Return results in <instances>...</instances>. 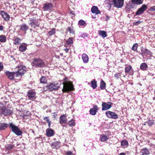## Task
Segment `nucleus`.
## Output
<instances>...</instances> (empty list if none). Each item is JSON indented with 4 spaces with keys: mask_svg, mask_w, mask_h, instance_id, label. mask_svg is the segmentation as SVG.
Segmentation results:
<instances>
[{
    "mask_svg": "<svg viewBox=\"0 0 155 155\" xmlns=\"http://www.w3.org/2000/svg\"><path fill=\"white\" fill-rule=\"evenodd\" d=\"M67 78L64 79V81L63 83V87L62 90L63 92H68L74 90V86L72 82L67 81Z\"/></svg>",
    "mask_w": 155,
    "mask_h": 155,
    "instance_id": "obj_1",
    "label": "nucleus"
},
{
    "mask_svg": "<svg viewBox=\"0 0 155 155\" xmlns=\"http://www.w3.org/2000/svg\"><path fill=\"white\" fill-rule=\"evenodd\" d=\"M31 64L36 68H42L45 66V63L43 60L37 58H35L33 60Z\"/></svg>",
    "mask_w": 155,
    "mask_h": 155,
    "instance_id": "obj_2",
    "label": "nucleus"
},
{
    "mask_svg": "<svg viewBox=\"0 0 155 155\" xmlns=\"http://www.w3.org/2000/svg\"><path fill=\"white\" fill-rule=\"evenodd\" d=\"M59 84L57 83H51L49 85L45 86L43 87L44 90L52 91H57L59 88Z\"/></svg>",
    "mask_w": 155,
    "mask_h": 155,
    "instance_id": "obj_3",
    "label": "nucleus"
},
{
    "mask_svg": "<svg viewBox=\"0 0 155 155\" xmlns=\"http://www.w3.org/2000/svg\"><path fill=\"white\" fill-rule=\"evenodd\" d=\"M124 0H110L109 5L110 7L114 5L117 8H120L124 5Z\"/></svg>",
    "mask_w": 155,
    "mask_h": 155,
    "instance_id": "obj_4",
    "label": "nucleus"
},
{
    "mask_svg": "<svg viewBox=\"0 0 155 155\" xmlns=\"http://www.w3.org/2000/svg\"><path fill=\"white\" fill-rule=\"evenodd\" d=\"M26 68L25 66H19L18 68V71L15 72L16 77H18L19 78V79H20L21 76L26 72Z\"/></svg>",
    "mask_w": 155,
    "mask_h": 155,
    "instance_id": "obj_5",
    "label": "nucleus"
},
{
    "mask_svg": "<svg viewBox=\"0 0 155 155\" xmlns=\"http://www.w3.org/2000/svg\"><path fill=\"white\" fill-rule=\"evenodd\" d=\"M9 128L11 129L12 131L17 135L20 136L21 135L22 131L19 128L12 123L9 124Z\"/></svg>",
    "mask_w": 155,
    "mask_h": 155,
    "instance_id": "obj_6",
    "label": "nucleus"
},
{
    "mask_svg": "<svg viewBox=\"0 0 155 155\" xmlns=\"http://www.w3.org/2000/svg\"><path fill=\"white\" fill-rule=\"evenodd\" d=\"M147 6L145 4H143L138 9L134 15V17L136 15H140L142 14L147 9Z\"/></svg>",
    "mask_w": 155,
    "mask_h": 155,
    "instance_id": "obj_7",
    "label": "nucleus"
},
{
    "mask_svg": "<svg viewBox=\"0 0 155 155\" xmlns=\"http://www.w3.org/2000/svg\"><path fill=\"white\" fill-rule=\"evenodd\" d=\"M12 113V111L10 109L6 108L2 106L1 114L5 116L10 115Z\"/></svg>",
    "mask_w": 155,
    "mask_h": 155,
    "instance_id": "obj_8",
    "label": "nucleus"
},
{
    "mask_svg": "<svg viewBox=\"0 0 155 155\" xmlns=\"http://www.w3.org/2000/svg\"><path fill=\"white\" fill-rule=\"evenodd\" d=\"M106 116L109 118L116 119L118 118V116L115 112L110 111H107L105 113Z\"/></svg>",
    "mask_w": 155,
    "mask_h": 155,
    "instance_id": "obj_9",
    "label": "nucleus"
},
{
    "mask_svg": "<svg viewBox=\"0 0 155 155\" xmlns=\"http://www.w3.org/2000/svg\"><path fill=\"white\" fill-rule=\"evenodd\" d=\"M30 21L31 22L29 23V25L32 28H35L36 27H38L39 26L40 22L38 20L32 19H31Z\"/></svg>",
    "mask_w": 155,
    "mask_h": 155,
    "instance_id": "obj_10",
    "label": "nucleus"
},
{
    "mask_svg": "<svg viewBox=\"0 0 155 155\" xmlns=\"http://www.w3.org/2000/svg\"><path fill=\"white\" fill-rule=\"evenodd\" d=\"M53 7V5L51 3L47 2L43 5L42 9L43 11H50Z\"/></svg>",
    "mask_w": 155,
    "mask_h": 155,
    "instance_id": "obj_11",
    "label": "nucleus"
},
{
    "mask_svg": "<svg viewBox=\"0 0 155 155\" xmlns=\"http://www.w3.org/2000/svg\"><path fill=\"white\" fill-rule=\"evenodd\" d=\"M112 103L110 102L107 103L102 102V110H105L109 109L112 107Z\"/></svg>",
    "mask_w": 155,
    "mask_h": 155,
    "instance_id": "obj_12",
    "label": "nucleus"
},
{
    "mask_svg": "<svg viewBox=\"0 0 155 155\" xmlns=\"http://www.w3.org/2000/svg\"><path fill=\"white\" fill-rule=\"evenodd\" d=\"M15 72H11L9 71H6L5 73L8 78L11 80H14V77H16Z\"/></svg>",
    "mask_w": 155,
    "mask_h": 155,
    "instance_id": "obj_13",
    "label": "nucleus"
},
{
    "mask_svg": "<svg viewBox=\"0 0 155 155\" xmlns=\"http://www.w3.org/2000/svg\"><path fill=\"white\" fill-rule=\"evenodd\" d=\"M19 27H20L19 30V32L20 33L24 32L25 34L26 33V31L28 28V26L25 24H22L21 25H20Z\"/></svg>",
    "mask_w": 155,
    "mask_h": 155,
    "instance_id": "obj_14",
    "label": "nucleus"
},
{
    "mask_svg": "<svg viewBox=\"0 0 155 155\" xmlns=\"http://www.w3.org/2000/svg\"><path fill=\"white\" fill-rule=\"evenodd\" d=\"M98 107L97 105H94L93 107L91 108L90 110V114L92 115H95L97 111Z\"/></svg>",
    "mask_w": 155,
    "mask_h": 155,
    "instance_id": "obj_15",
    "label": "nucleus"
},
{
    "mask_svg": "<svg viewBox=\"0 0 155 155\" xmlns=\"http://www.w3.org/2000/svg\"><path fill=\"white\" fill-rule=\"evenodd\" d=\"M46 136L48 137H51L53 136L54 134V131L52 129L48 128L46 130Z\"/></svg>",
    "mask_w": 155,
    "mask_h": 155,
    "instance_id": "obj_16",
    "label": "nucleus"
},
{
    "mask_svg": "<svg viewBox=\"0 0 155 155\" xmlns=\"http://www.w3.org/2000/svg\"><path fill=\"white\" fill-rule=\"evenodd\" d=\"M1 14L2 18L5 21H7L9 20V15L4 11H1Z\"/></svg>",
    "mask_w": 155,
    "mask_h": 155,
    "instance_id": "obj_17",
    "label": "nucleus"
},
{
    "mask_svg": "<svg viewBox=\"0 0 155 155\" xmlns=\"http://www.w3.org/2000/svg\"><path fill=\"white\" fill-rule=\"evenodd\" d=\"M91 12L93 14H95L96 15L100 14L101 11L98 10V8L95 6H92L91 8Z\"/></svg>",
    "mask_w": 155,
    "mask_h": 155,
    "instance_id": "obj_18",
    "label": "nucleus"
},
{
    "mask_svg": "<svg viewBox=\"0 0 155 155\" xmlns=\"http://www.w3.org/2000/svg\"><path fill=\"white\" fill-rule=\"evenodd\" d=\"M60 142L59 141L54 142L51 144V146L52 148L57 149L60 147Z\"/></svg>",
    "mask_w": 155,
    "mask_h": 155,
    "instance_id": "obj_19",
    "label": "nucleus"
},
{
    "mask_svg": "<svg viewBox=\"0 0 155 155\" xmlns=\"http://www.w3.org/2000/svg\"><path fill=\"white\" fill-rule=\"evenodd\" d=\"M141 54L143 55L145 54L146 55H150L152 54L151 52L146 48H143L141 50Z\"/></svg>",
    "mask_w": 155,
    "mask_h": 155,
    "instance_id": "obj_20",
    "label": "nucleus"
},
{
    "mask_svg": "<svg viewBox=\"0 0 155 155\" xmlns=\"http://www.w3.org/2000/svg\"><path fill=\"white\" fill-rule=\"evenodd\" d=\"M140 153L141 155H149L150 153L149 150L146 147L142 149Z\"/></svg>",
    "mask_w": 155,
    "mask_h": 155,
    "instance_id": "obj_21",
    "label": "nucleus"
},
{
    "mask_svg": "<svg viewBox=\"0 0 155 155\" xmlns=\"http://www.w3.org/2000/svg\"><path fill=\"white\" fill-rule=\"evenodd\" d=\"M67 118L66 116L64 114L61 115L59 118V122L61 124L67 123Z\"/></svg>",
    "mask_w": 155,
    "mask_h": 155,
    "instance_id": "obj_22",
    "label": "nucleus"
},
{
    "mask_svg": "<svg viewBox=\"0 0 155 155\" xmlns=\"http://www.w3.org/2000/svg\"><path fill=\"white\" fill-rule=\"evenodd\" d=\"M35 93L33 91H30L28 92L27 96L30 99L35 100Z\"/></svg>",
    "mask_w": 155,
    "mask_h": 155,
    "instance_id": "obj_23",
    "label": "nucleus"
},
{
    "mask_svg": "<svg viewBox=\"0 0 155 155\" xmlns=\"http://www.w3.org/2000/svg\"><path fill=\"white\" fill-rule=\"evenodd\" d=\"M130 72V75H132L134 74L133 71L132 69V67L129 65L125 68V72L126 73Z\"/></svg>",
    "mask_w": 155,
    "mask_h": 155,
    "instance_id": "obj_24",
    "label": "nucleus"
},
{
    "mask_svg": "<svg viewBox=\"0 0 155 155\" xmlns=\"http://www.w3.org/2000/svg\"><path fill=\"white\" fill-rule=\"evenodd\" d=\"M143 2V0H131V3L132 5H139L142 4Z\"/></svg>",
    "mask_w": 155,
    "mask_h": 155,
    "instance_id": "obj_25",
    "label": "nucleus"
},
{
    "mask_svg": "<svg viewBox=\"0 0 155 155\" xmlns=\"http://www.w3.org/2000/svg\"><path fill=\"white\" fill-rule=\"evenodd\" d=\"M82 58L84 63H87L88 61V57L86 54H82Z\"/></svg>",
    "mask_w": 155,
    "mask_h": 155,
    "instance_id": "obj_26",
    "label": "nucleus"
},
{
    "mask_svg": "<svg viewBox=\"0 0 155 155\" xmlns=\"http://www.w3.org/2000/svg\"><path fill=\"white\" fill-rule=\"evenodd\" d=\"M13 40L14 44L15 45H18L21 44L20 42L21 41V39L18 37H15Z\"/></svg>",
    "mask_w": 155,
    "mask_h": 155,
    "instance_id": "obj_27",
    "label": "nucleus"
},
{
    "mask_svg": "<svg viewBox=\"0 0 155 155\" xmlns=\"http://www.w3.org/2000/svg\"><path fill=\"white\" fill-rule=\"evenodd\" d=\"M9 125L5 123H0V130H4L7 128Z\"/></svg>",
    "mask_w": 155,
    "mask_h": 155,
    "instance_id": "obj_28",
    "label": "nucleus"
},
{
    "mask_svg": "<svg viewBox=\"0 0 155 155\" xmlns=\"http://www.w3.org/2000/svg\"><path fill=\"white\" fill-rule=\"evenodd\" d=\"M128 144V142L127 140H123L121 142V145L123 148L127 147Z\"/></svg>",
    "mask_w": 155,
    "mask_h": 155,
    "instance_id": "obj_29",
    "label": "nucleus"
},
{
    "mask_svg": "<svg viewBox=\"0 0 155 155\" xmlns=\"http://www.w3.org/2000/svg\"><path fill=\"white\" fill-rule=\"evenodd\" d=\"M140 68V69L142 70L146 71L148 67L147 64L146 63H143L141 64Z\"/></svg>",
    "mask_w": 155,
    "mask_h": 155,
    "instance_id": "obj_30",
    "label": "nucleus"
},
{
    "mask_svg": "<svg viewBox=\"0 0 155 155\" xmlns=\"http://www.w3.org/2000/svg\"><path fill=\"white\" fill-rule=\"evenodd\" d=\"M55 33L56 29L55 28H52L51 30L48 32L47 35L48 36L50 37L55 34Z\"/></svg>",
    "mask_w": 155,
    "mask_h": 155,
    "instance_id": "obj_31",
    "label": "nucleus"
},
{
    "mask_svg": "<svg viewBox=\"0 0 155 155\" xmlns=\"http://www.w3.org/2000/svg\"><path fill=\"white\" fill-rule=\"evenodd\" d=\"M27 49V46L23 44H21L19 47V50L21 52L25 51Z\"/></svg>",
    "mask_w": 155,
    "mask_h": 155,
    "instance_id": "obj_32",
    "label": "nucleus"
},
{
    "mask_svg": "<svg viewBox=\"0 0 155 155\" xmlns=\"http://www.w3.org/2000/svg\"><path fill=\"white\" fill-rule=\"evenodd\" d=\"M108 139L107 136L106 135L101 134L100 136V140L102 142H105Z\"/></svg>",
    "mask_w": 155,
    "mask_h": 155,
    "instance_id": "obj_33",
    "label": "nucleus"
},
{
    "mask_svg": "<svg viewBox=\"0 0 155 155\" xmlns=\"http://www.w3.org/2000/svg\"><path fill=\"white\" fill-rule=\"evenodd\" d=\"M91 87L94 89H95L97 87V82L95 80H93L91 82Z\"/></svg>",
    "mask_w": 155,
    "mask_h": 155,
    "instance_id": "obj_34",
    "label": "nucleus"
},
{
    "mask_svg": "<svg viewBox=\"0 0 155 155\" xmlns=\"http://www.w3.org/2000/svg\"><path fill=\"white\" fill-rule=\"evenodd\" d=\"M99 34L100 35L102 36L103 38H105L107 36L106 32L104 31H99Z\"/></svg>",
    "mask_w": 155,
    "mask_h": 155,
    "instance_id": "obj_35",
    "label": "nucleus"
},
{
    "mask_svg": "<svg viewBox=\"0 0 155 155\" xmlns=\"http://www.w3.org/2000/svg\"><path fill=\"white\" fill-rule=\"evenodd\" d=\"M106 84L102 80L100 83V88L101 90H104L105 89Z\"/></svg>",
    "mask_w": 155,
    "mask_h": 155,
    "instance_id": "obj_36",
    "label": "nucleus"
},
{
    "mask_svg": "<svg viewBox=\"0 0 155 155\" xmlns=\"http://www.w3.org/2000/svg\"><path fill=\"white\" fill-rule=\"evenodd\" d=\"M66 43L69 45L72 44L73 43V38L72 37L69 38L66 41Z\"/></svg>",
    "mask_w": 155,
    "mask_h": 155,
    "instance_id": "obj_37",
    "label": "nucleus"
},
{
    "mask_svg": "<svg viewBox=\"0 0 155 155\" xmlns=\"http://www.w3.org/2000/svg\"><path fill=\"white\" fill-rule=\"evenodd\" d=\"M6 41V38L5 35H0V42L2 43L5 42Z\"/></svg>",
    "mask_w": 155,
    "mask_h": 155,
    "instance_id": "obj_38",
    "label": "nucleus"
},
{
    "mask_svg": "<svg viewBox=\"0 0 155 155\" xmlns=\"http://www.w3.org/2000/svg\"><path fill=\"white\" fill-rule=\"evenodd\" d=\"M68 124L70 127H73L75 125V120L73 119H71L68 122Z\"/></svg>",
    "mask_w": 155,
    "mask_h": 155,
    "instance_id": "obj_39",
    "label": "nucleus"
},
{
    "mask_svg": "<svg viewBox=\"0 0 155 155\" xmlns=\"http://www.w3.org/2000/svg\"><path fill=\"white\" fill-rule=\"evenodd\" d=\"M78 25L80 26L85 27L86 26V23L85 21L82 20H81L79 21Z\"/></svg>",
    "mask_w": 155,
    "mask_h": 155,
    "instance_id": "obj_40",
    "label": "nucleus"
},
{
    "mask_svg": "<svg viewBox=\"0 0 155 155\" xmlns=\"http://www.w3.org/2000/svg\"><path fill=\"white\" fill-rule=\"evenodd\" d=\"M40 81L41 83H46L47 82V80L46 79V77L44 76H42L40 79Z\"/></svg>",
    "mask_w": 155,
    "mask_h": 155,
    "instance_id": "obj_41",
    "label": "nucleus"
},
{
    "mask_svg": "<svg viewBox=\"0 0 155 155\" xmlns=\"http://www.w3.org/2000/svg\"><path fill=\"white\" fill-rule=\"evenodd\" d=\"M66 30L70 32V33L72 34H74V31L73 29L70 27H68L66 29Z\"/></svg>",
    "mask_w": 155,
    "mask_h": 155,
    "instance_id": "obj_42",
    "label": "nucleus"
},
{
    "mask_svg": "<svg viewBox=\"0 0 155 155\" xmlns=\"http://www.w3.org/2000/svg\"><path fill=\"white\" fill-rule=\"evenodd\" d=\"M138 47V44L137 43L134 44L133 45L131 49L134 51H136Z\"/></svg>",
    "mask_w": 155,
    "mask_h": 155,
    "instance_id": "obj_43",
    "label": "nucleus"
},
{
    "mask_svg": "<svg viewBox=\"0 0 155 155\" xmlns=\"http://www.w3.org/2000/svg\"><path fill=\"white\" fill-rule=\"evenodd\" d=\"M14 147V145L11 144H7L6 146V148L7 150H10L12 149Z\"/></svg>",
    "mask_w": 155,
    "mask_h": 155,
    "instance_id": "obj_44",
    "label": "nucleus"
},
{
    "mask_svg": "<svg viewBox=\"0 0 155 155\" xmlns=\"http://www.w3.org/2000/svg\"><path fill=\"white\" fill-rule=\"evenodd\" d=\"M147 123L148 125L150 126H152L154 124L153 121L151 120H148L147 121Z\"/></svg>",
    "mask_w": 155,
    "mask_h": 155,
    "instance_id": "obj_45",
    "label": "nucleus"
},
{
    "mask_svg": "<svg viewBox=\"0 0 155 155\" xmlns=\"http://www.w3.org/2000/svg\"><path fill=\"white\" fill-rule=\"evenodd\" d=\"M121 73H118L114 74V77L115 78L118 79L120 78L121 76Z\"/></svg>",
    "mask_w": 155,
    "mask_h": 155,
    "instance_id": "obj_46",
    "label": "nucleus"
},
{
    "mask_svg": "<svg viewBox=\"0 0 155 155\" xmlns=\"http://www.w3.org/2000/svg\"><path fill=\"white\" fill-rule=\"evenodd\" d=\"M111 18V16H108L107 15H105V17L104 18L105 21H107L110 19Z\"/></svg>",
    "mask_w": 155,
    "mask_h": 155,
    "instance_id": "obj_47",
    "label": "nucleus"
},
{
    "mask_svg": "<svg viewBox=\"0 0 155 155\" xmlns=\"http://www.w3.org/2000/svg\"><path fill=\"white\" fill-rule=\"evenodd\" d=\"M49 118V117H44V120H46L47 122L48 123L49 122H50L51 121L50 120L48 119V118Z\"/></svg>",
    "mask_w": 155,
    "mask_h": 155,
    "instance_id": "obj_48",
    "label": "nucleus"
},
{
    "mask_svg": "<svg viewBox=\"0 0 155 155\" xmlns=\"http://www.w3.org/2000/svg\"><path fill=\"white\" fill-rule=\"evenodd\" d=\"M141 22V21H137L134 22L133 23V25H137L140 24Z\"/></svg>",
    "mask_w": 155,
    "mask_h": 155,
    "instance_id": "obj_49",
    "label": "nucleus"
},
{
    "mask_svg": "<svg viewBox=\"0 0 155 155\" xmlns=\"http://www.w3.org/2000/svg\"><path fill=\"white\" fill-rule=\"evenodd\" d=\"M150 10L151 12H155V6L151 7L150 8Z\"/></svg>",
    "mask_w": 155,
    "mask_h": 155,
    "instance_id": "obj_50",
    "label": "nucleus"
},
{
    "mask_svg": "<svg viewBox=\"0 0 155 155\" xmlns=\"http://www.w3.org/2000/svg\"><path fill=\"white\" fill-rule=\"evenodd\" d=\"M30 114V113L29 112V111H28L27 112H26V114H24V118H25V117H26V116H29Z\"/></svg>",
    "mask_w": 155,
    "mask_h": 155,
    "instance_id": "obj_51",
    "label": "nucleus"
},
{
    "mask_svg": "<svg viewBox=\"0 0 155 155\" xmlns=\"http://www.w3.org/2000/svg\"><path fill=\"white\" fill-rule=\"evenodd\" d=\"M4 27L2 25H0V31H2L3 30Z\"/></svg>",
    "mask_w": 155,
    "mask_h": 155,
    "instance_id": "obj_52",
    "label": "nucleus"
},
{
    "mask_svg": "<svg viewBox=\"0 0 155 155\" xmlns=\"http://www.w3.org/2000/svg\"><path fill=\"white\" fill-rule=\"evenodd\" d=\"M72 154V152L70 151H68L67 153V155H71Z\"/></svg>",
    "mask_w": 155,
    "mask_h": 155,
    "instance_id": "obj_53",
    "label": "nucleus"
},
{
    "mask_svg": "<svg viewBox=\"0 0 155 155\" xmlns=\"http://www.w3.org/2000/svg\"><path fill=\"white\" fill-rule=\"evenodd\" d=\"M69 48H66L64 49V50L65 51L66 53H68L69 51Z\"/></svg>",
    "mask_w": 155,
    "mask_h": 155,
    "instance_id": "obj_54",
    "label": "nucleus"
},
{
    "mask_svg": "<svg viewBox=\"0 0 155 155\" xmlns=\"http://www.w3.org/2000/svg\"><path fill=\"white\" fill-rule=\"evenodd\" d=\"M48 127H49V128L51 126V121L50 122L48 123Z\"/></svg>",
    "mask_w": 155,
    "mask_h": 155,
    "instance_id": "obj_55",
    "label": "nucleus"
},
{
    "mask_svg": "<svg viewBox=\"0 0 155 155\" xmlns=\"http://www.w3.org/2000/svg\"><path fill=\"white\" fill-rule=\"evenodd\" d=\"M2 106V103H0V114H1V107Z\"/></svg>",
    "mask_w": 155,
    "mask_h": 155,
    "instance_id": "obj_56",
    "label": "nucleus"
},
{
    "mask_svg": "<svg viewBox=\"0 0 155 155\" xmlns=\"http://www.w3.org/2000/svg\"><path fill=\"white\" fill-rule=\"evenodd\" d=\"M119 155H126L125 153H120Z\"/></svg>",
    "mask_w": 155,
    "mask_h": 155,
    "instance_id": "obj_57",
    "label": "nucleus"
},
{
    "mask_svg": "<svg viewBox=\"0 0 155 155\" xmlns=\"http://www.w3.org/2000/svg\"><path fill=\"white\" fill-rule=\"evenodd\" d=\"M30 130L31 131V132L33 134H35V132L34 130L32 129H30Z\"/></svg>",
    "mask_w": 155,
    "mask_h": 155,
    "instance_id": "obj_58",
    "label": "nucleus"
},
{
    "mask_svg": "<svg viewBox=\"0 0 155 155\" xmlns=\"http://www.w3.org/2000/svg\"><path fill=\"white\" fill-rule=\"evenodd\" d=\"M71 13L72 14H73V15H75L74 14V12H73V11L71 12Z\"/></svg>",
    "mask_w": 155,
    "mask_h": 155,
    "instance_id": "obj_59",
    "label": "nucleus"
},
{
    "mask_svg": "<svg viewBox=\"0 0 155 155\" xmlns=\"http://www.w3.org/2000/svg\"><path fill=\"white\" fill-rule=\"evenodd\" d=\"M85 36V34H83L82 35H81V37H84V36Z\"/></svg>",
    "mask_w": 155,
    "mask_h": 155,
    "instance_id": "obj_60",
    "label": "nucleus"
},
{
    "mask_svg": "<svg viewBox=\"0 0 155 155\" xmlns=\"http://www.w3.org/2000/svg\"><path fill=\"white\" fill-rule=\"evenodd\" d=\"M130 8H133V6L132 5H131L130 6Z\"/></svg>",
    "mask_w": 155,
    "mask_h": 155,
    "instance_id": "obj_61",
    "label": "nucleus"
},
{
    "mask_svg": "<svg viewBox=\"0 0 155 155\" xmlns=\"http://www.w3.org/2000/svg\"><path fill=\"white\" fill-rule=\"evenodd\" d=\"M93 18L94 19H95V18H96V17H93Z\"/></svg>",
    "mask_w": 155,
    "mask_h": 155,
    "instance_id": "obj_62",
    "label": "nucleus"
},
{
    "mask_svg": "<svg viewBox=\"0 0 155 155\" xmlns=\"http://www.w3.org/2000/svg\"><path fill=\"white\" fill-rule=\"evenodd\" d=\"M154 94H155V90H154Z\"/></svg>",
    "mask_w": 155,
    "mask_h": 155,
    "instance_id": "obj_63",
    "label": "nucleus"
},
{
    "mask_svg": "<svg viewBox=\"0 0 155 155\" xmlns=\"http://www.w3.org/2000/svg\"><path fill=\"white\" fill-rule=\"evenodd\" d=\"M38 137H36V138H37V139H38Z\"/></svg>",
    "mask_w": 155,
    "mask_h": 155,
    "instance_id": "obj_64",
    "label": "nucleus"
}]
</instances>
